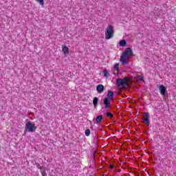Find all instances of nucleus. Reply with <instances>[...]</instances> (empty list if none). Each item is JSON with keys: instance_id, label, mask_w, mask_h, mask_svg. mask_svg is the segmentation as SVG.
<instances>
[{"instance_id": "obj_1", "label": "nucleus", "mask_w": 176, "mask_h": 176, "mask_svg": "<svg viewBox=\"0 0 176 176\" xmlns=\"http://www.w3.org/2000/svg\"><path fill=\"white\" fill-rule=\"evenodd\" d=\"M130 57H133V50L131 48L127 47L120 56V60L123 65H126V64H129Z\"/></svg>"}, {"instance_id": "obj_2", "label": "nucleus", "mask_w": 176, "mask_h": 176, "mask_svg": "<svg viewBox=\"0 0 176 176\" xmlns=\"http://www.w3.org/2000/svg\"><path fill=\"white\" fill-rule=\"evenodd\" d=\"M113 26L109 25L106 28L105 39H112V38H113Z\"/></svg>"}, {"instance_id": "obj_3", "label": "nucleus", "mask_w": 176, "mask_h": 176, "mask_svg": "<svg viewBox=\"0 0 176 176\" xmlns=\"http://www.w3.org/2000/svg\"><path fill=\"white\" fill-rule=\"evenodd\" d=\"M35 130H36L35 124H32L31 122L26 123V131H28L29 133H34Z\"/></svg>"}, {"instance_id": "obj_4", "label": "nucleus", "mask_w": 176, "mask_h": 176, "mask_svg": "<svg viewBox=\"0 0 176 176\" xmlns=\"http://www.w3.org/2000/svg\"><path fill=\"white\" fill-rule=\"evenodd\" d=\"M117 85L118 87H124V86H127V79L119 78L117 80Z\"/></svg>"}, {"instance_id": "obj_5", "label": "nucleus", "mask_w": 176, "mask_h": 176, "mask_svg": "<svg viewBox=\"0 0 176 176\" xmlns=\"http://www.w3.org/2000/svg\"><path fill=\"white\" fill-rule=\"evenodd\" d=\"M143 122L146 124V126H149L150 121H149V113H144L143 116Z\"/></svg>"}, {"instance_id": "obj_6", "label": "nucleus", "mask_w": 176, "mask_h": 176, "mask_svg": "<svg viewBox=\"0 0 176 176\" xmlns=\"http://www.w3.org/2000/svg\"><path fill=\"white\" fill-rule=\"evenodd\" d=\"M159 90L160 91V94L164 97V96H166V93H167V88H166L164 85H161L159 87Z\"/></svg>"}, {"instance_id": "obj_7", "label": "nucleus", "mask_w": 176, "mask_h": 176, "mask_svg": "<svg viewBox=\"0 0 176 176\" xmlns=\"http://www.w3.org/2000/svg\"><path fill=\"white\" fill-rule=\"evenodd\" d=\"M62 50H63L65 56H67V54H68V53H69V48H68V47H67L65 45L62 46Z\"/></svg>"}, {"instance_id": "obj_8", "label": "nucleus", "mask_w": 176, "mask_h": 176, "mask_svg": "<svg viewBox=\"0 0 176 176\" xmlns=\"http://www.w3.org/2000/svg\"><path fill=\"white\" fill-rule=\"evenodd\" d=\"M109 101H111V100L109 98H104V100L103 101V102L105 105L104 108H106V109L109 108V105H110Z\"/></svg>"}, {"instance_id": "obj_9", "label": "nucleus", "mask_w": 176, "mask_h": 176, "mask_svg": "<svg viewBox=\"0 0 176 176\" xmlns=\"http://www.w3.org/2000/svg\"><path fill=\"white\" fill-rule=\"evenodd\" d=\"M96 90L98 93H102V91H104V85H98L96 87Z\"/></svg>"}, {"instance_id": "obj_10", "label": "nucleus", "mask_w": 176, "mask_h": 176, "mask_svg": "<svg viewBox=\"0 0 176 176\" xmlns=\"http://www.w3.org/2000/svg\"><path fill=\"white\" fill-rule=\"evenodd\" d=\"M102 122V116H98L96 117V122H94V124H100Z\"/></svg>"}, {"instance_id": "obj_11", "label": "nucleus", "mask_w": 176, "mask_h": 176, "mask_svg": "<svg viewBox=\"0 0 176 176\" xmlns=\"http://www.w3.org/2000/svg\"><path fill=\"white\" fill-rule=\"evenodd\" d=\"M112 97H113V92L109 91L107 94V98H109V100H112Z\"/></svg>"}, {"instance_id": "obj_12", "label": "nucleus", "mask_w": 176, "mask_h": 176, "mask_svg": "<svg viewBox=\"0 0 176 176\" xmlns=\"http://www.w3.org/2000/svg\"><path fill=\"white\" fill-rule=\"evenodd\" d=\"M126 43H127L126 42V40H122L120 41V46L124 47V46H126Z\"/></svg>"}, {"instance_id": "obj_13", "label": "nucleus", "mask_w": 176, "mask_h": 176, "mask_svg": "<svg viewBox=\"0 0 176 176\" xmlns=\"http://www.w3.org/2000/svg\"><path fill=\"white\" fill-rule=\"evenodd\" d=\"M93 104L94 107H97V104H98V98L95 97L93 100Z\"/></svg>"}, {"instance_id": "obj_14", "label": "nucleus", "mask_w": 176, "mask_h": 176, "mask_svg": "<svg viewBox=\"0 0 176 176\" xmlns=\"http://www.w3.org/2000/svg\"><path fill=\"white\" fill-rule=\"evenodd\" d=\"M39 168H40V171H41V173L42 176H46V175H47L46 174V171H45V169H44L43 168L40 167Z\"/></svg>"}, {"instance_id": "obj_15", "label": "nucleus", "mask_w": 176, "mask_h": 176, "mask_svg": "<svg viewBox=\"0 0 176 176\" xmlns=\"http://www.w3.org/2000/svg\"><path fill=\"white\" fill-rule=\"evenodd\" d=\"M103 74H104V78H109V72H108V70L104 69L103 71Z\"/></svg>"}, {"instance_id": "obj_16", "label": "nucleus", "mask_w": 176, "mask_h": 176, "mask_svg": "<svg viewBox=\"0 0 176 176\" xmlns=\"http://www.w3.org/2000/svg\"><path fill=\"white\" fill-rule=\"evenodd\" d=\"M114 69H116V71H119V63H116L114 65Z\"/></svg>"}, {"instance_id": "obj_17", "label": "nucleus", "mask_w": 176, "mask_h": 176, "mask_svg": "<svg viewBox=\"0 0 176 176\" xmlns=\"http://www.w3.org/2000/svg\"><path fill=\"white\" fill-rule=\"evenodd\" d=\"M37 2H39L40 5H41L42 6H43V5H45V2L43 1V0H36Z\"/></svg>"}, {"instance_id": "obj_18", "label": "nucleus", "mask_w": 176, "mask_h": 176, "mask_svg": "<svg viewBox=\"0 0 176 176\" xmlns=\"http://www.w3.org/2000/svg\"><path fill=\"white\" fill-rule=\"evenodd\" d=\"M85 135H87V137H89V135H90V129H87L85 131Z\"/></svg>"}, {"instance_id": "obj_19", "label": "nucleus", "mask_w": 176, "mask_h": 176, "mask_svg": "<svg viewBox=\"0 0 176 176\" xmlns=\"http://www.w3.org/2000/svg\"><path fill=\"white\" fill-rule=\"evenodd\" d=\"M113 116V115H112V113H109V112H108L107 113V118H112Z\"/></svg>"}, {"instance_id": "obj_20", "label": "nucleus", "mask_w": 176, "mask_h": 176, "mask_svg": "<svg viewBox=\"0 0 176 176\" xmlns=\"http://www.w3.org/2000/svg\"><path fill=\"white\" fill-rule=\"evenodd\" d=\"M109 167L110 168H113V165H110Z\"/></svg>"}, {"instance_id": "obj_21", "label": "nucleus", "mask_w": 176, "mask_h": 176, "mask_svg": "<svg viewBox=\"0 0 176 176\" xmlns=\"http://www.w3.org/2000/svg\"><path fill=\"white\" fill-rule=\"evenodd\" d=\"M139 79H140V80H142V77L140 76V77L139 78Z\"/></svg>"}, {"instance_id": "obj_22", "label": "nucleus", "mask_w": 176, "mask_h": 176, "mask_svg": "<svg viewBox=\"0 0 176 176\" xmlns=\"http://www.w3.org/2000/svg\"><path fill=\"white\" fill-rule=\"evenodd\" d=\"M93 155H96V152H94V153H93Z\"/></svg>"}, {"instance_id": "obj_23", "label": "nucleus", "mask_w": 176, "mask_h": 176, "mask_svg": "<svg viewBox=\"0 0 176 176\" xmlns=\"http://www.w3.org/2000/svg\"><path fill=\"white\" fill-rule=\"evenodd\" d=\"M93 157H96V155H93Z\"/></svg>"}]
</instances>
